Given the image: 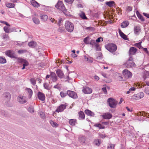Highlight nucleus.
Returning a JSON list of instances; mask_svg holds the SVG:
<instances>
[{"label": "nucleus", "mask_w": 149, "mask_h": 149, "mask_svg": "<svg viewBox=\"0 0 149 149\" xmlns=\"http://www.w3.org/2000/svg\"><path fill=\"white\" fill-rule=\"evenodd\" d=\"M79 15L80 17L82 19H87L85 13L84 12H81Z\"/></svg>", "instance_id": "c85d7f7f"}, {"label": "nucleus", "mask_w": 149, "mask_h": 149, "mask_svg": "<svg viewBox=\"0 0 149 149\" xmlns=\"http://www.w3.org/2000/svg\"><path fill=\"white\" fill-rule=\"evenodd\" d=\"M93 143L96 146H99L101 144L100 140L98 139H95L93 142Z\"/></svg>", "instance_id": "473e14b6"}, {"label": "nucleus", "mask_w": 149, "mask_h": 149, "mask_svg": "<svg viewBox=\"0 0 149 149\" xmlns=\"http://www.w3.org/2000/svg\"><path fill=\"white\" fill-rule=\"evenodd\" d=\"M19 62L23 64V67L22 68V70L25 68V66H27L29 65V63L26 60L20 58L19 59Z\"/></svg>", "instance_id": "ddd939ff"}, {"label": "nucleus", "mask_w": 149, "mask_h": 149, "mask_svg": "<svg viewBox=\"0 0 149 149\" xmlns=\"http://www.w3.org/2000/svg\"><path fill=\"white\" fill-rule=\"evenodd\" d=\"M3 39H9V37L8 35L6 33H3L2 34Z\"/></svg>", "instance_id": "de8ad7c7"}, {"label": "nucleus", "mask_w": 149, "mask_h": 149, "mask_svg": "<svg viewBox=\"0 0 149 149\" xmlns=\"http://www.w3.org/2000/svg\"><path fill=\"white\" fill-rule=\"evenodd\" d=\"M38 97L40 100L42 101L45 100V97L44 93L40 92H39L38 93Z\"/></svg>", "instance_id": "4468645a"}, {"label": "nucleus", "mask_w": 149, "mask_h": 149, "mask_svg": "<svg viewBox=\"0 0 149 149\" xmlns=\"http://www.w3.org/2000/svg\"><path fill=\"white\" fill-rule=\"evenodd\" d=\"M145 92L147 94H149V88H146L145 89Z\"/></svg>", "instance_id": "774afa93"}, {"label": "nucleus", "mask_w": 149, "mask_h": 149, "mask_svg": "<svg viewBox=\"0 0 149 149\" xmlns=\"http://www.w3.org/2000/svg\"><path fill=\"white\" fill-rule=\"evenodd\" d=\"M56 73L58 76L61 78L64 77V74L63 72L60 69H58L56 71Z\"/></svg>", "instance_id": "aec40b11"}, {"label": "nucleus", "mask_w": 149, "mask_h": 149, "mask_svg": "<svg viewBox=\"0 0 149 149\" xmlns=\"http://www.w3.org/2000/svg\"><path fill=\"white\" fill-rule=\"evenodd\" d=\"M27 52V51L25 49H21L18 51L17 52L19 54H22Z\"/></svg>", "instance_id": "79ce46f5"}, {"label": "nucleus", "mask_w": 149, "mask_h": 149, "mask_svg": "<svg viewBox=\"0 0 149 149\" xmlns=\"http://www.w3.org/2000/svg\"><path fill=\"white\" fill-rule=\"evenodd\" d=\"M39 114L40 117L42 118H45V114L44 113L40 111L39 112Z\"/></svg>", "instance_id": "603ef678"}, {"label": "nucleus", "mask_w": 149, "mask_h": 149, "mask_svg": "<svg viewBox=\"0 0 149 149\" xmlns=\"http://www.w3.org/2000/svg\"><path fill=\"white\" fill-rule=\"evenodd\" d=\"M67 94L69 97L73 98L75 99L77 97V94L74 91L68 90L67 91Z\"/></svg>", "instance_id": "1a4fd4ad"}, {"label": "nucleus", "mask_w": 149, "mask_h": 149, "mask_svg": "<svg viewBox=\"0 0 149 149\" xmlns=\"http://www.w3.org/2000/svg\"><path fill=\"white\" fill-rule=\"evenodd\" d=\"M106 47L107 49L111 52H115L117 49L116 46L112 43L108 44Z\"/></svg>", "instance_id": "20e7f679"}, {"label": "nucleus", "mask_w": 149, "mask_h": 149, "mask_svg": "<svg viewBox=\"0 0 149 149\" xmlns=\"http://www.w3.org/2000/svg\"><path fill=\"white\" fill-rule=\"evenodd\" d=\"M144 113H145V111H142L138 113V115L140 116H144Z\"/></svg>", "instance_id": "680f3d73"}, {"label": "nucleus", "mask_w": 149, "mask_h": 149, "mask_svg": "<svg viewBox=\"0 0 149 149\" xmlns=\"http://www.w3.org/2000/svg\"><path fill=\"white\" fill-rule=\"evenodd\" d=\"M6 6L8 8H13L15 7V5L14 3H6Z\"/></svg>", "instance_id": "7c9ffc66"}, {"label": "nucleus", "mask_w": 149, "mask_h": 149, "mask_svg": "<svg viewBox=\"0 0 149 149\" xmlns=\"http://www.w3.org/2000/svg\"><path fill=\"white\" fill-rule=\"evenodd\" d=\"M141 29L139 26H136L134 27V33L136 35H139L141 31Z\"/></svg>", "instance_id": "f3484780"}, {"label": "nucleus", "mask_w": 149, "mask_h": 149, "mask_svg": "<svg viewBox=\"0 0 149 149\" xmlns=\"http://www.w3.org/2000/svg\"><path fill=\"white\" fill-rule=\"evenodd\" d=\"M65 1L69 4H72L74 0H64Z\"/></svg>", "instance_id": "13d9d810"}, {"label": "nucleus", "mask_w": 149, "mask_h": 149, "mask_svg": "<svg viewBox=\"0 0 149 149\" xmlns=\"http://www.w3.org/2000/svg\"><path fill=\"white\" fill-rule=\"evenodd\" d=\"M54 88H57L58 89H60L61 88V85L59 84H57L56 85H55L54 87Z\"/></svg>", "instance_id": "8fccbe9b"}, {"label": "nucleus", "mask_w": 149, "mask_h": 149, "mask_svg": "<svg viewBox=\"0 0 149 149\" xmlns=\"http://www.w3.org/2000/svg\"><path fill=\"white\" fill-rule=\"evenodd\" d=\"M28 110H29V111L31 113H32V112L33 113L34 112L33 108L30 107L29 108Z\"/></svg>", "instance_id": "69168bd1"}, {"label": "nucleus", "mask_w": 149, "mask_h": 149, "mask_svg": "<svg viewBox=\"0 0 149 149\" xmlns=\"http://www.w3.org/2000/svg\"><path fill=\"white\" fill-rule=\"evenodd\" d=\"M149 77V73L148 72H146L144 73L143 78L145 80L146 78Z\"/></svg>", "instance_id": "e433bc0d"}, {"label": "nucleus", "mask_w": 149, "mask_h": 149, "mask_svg": "<svg viewBox=\"0 0 149 149\" xmlns=\"http://www.w3.org/2000/svg\"><path fill=\"white\" fill-rule=\"evenodd\" d=\"M65 28L69 32H72L74 29L73 24L68 21H66L65 24Z\"/></svg>", "instance_id": "7ed1b4c3"}, {"label": "nucleus", "mask_w": 149, "mask_h": 149, "mask_svg": "<svg viewBox=\"0 0 149 149\" xmlns=\"http://www.w3.org/2000/svg\"><path fill=\"white\" fill-rule=\"evenodd\" d=\"M50 123L51 125L53 127H57L58 125L56 122L52 120L50 121Z\"/></svg>", "instance_id": "4c0bfd02"}, {"label": "nucleus", "mask_w": 149, "mask_h": 149, "mask_svg": "<svg viewBox=\"0 0 149 149\" xmlns=\"http://www.w3.org/2000/svg\"><path fill=\"white\" fill-rule=\"evenodd\" d=\"M52 22H55V23H56V20H55L52 18H50L49 19Z\"/></svg>", "instance_id": "338daca9"}, {"label": "nucleus", "mask_w": 149, "mask_h": 149, "mask_svg": "<svg viewBox=\"0 0 149 149\" xmlns=\"http://www.w3.org/2000/svg\"><path fill=\"white\" fill-rule=\"evenodd\" d=\"M137 51V49L134 47H131L129 50V53L130 55H134Z\"/></svg>", "instance_id": "dca6fc26"}, {"label": "nucleus", "mask_w": 149, "mask_h": 149, "mask_svg": "<svg viewBox=\"0 0 149 149\" xmlns=\"http://www.w3.org/2000/svg\"><path fill=\"white\" fill-rule=\"evenodd\" d=\"M107 102L110 107L112 108H115L118 104V102L112 98H109L107 100Z\"/></svg>", "instance_id": "39448f33"}, {"label": "nucleus", "mask_w": 149, "mask_h": 149, "mask_svg": "<svg viewBox=\"0 0 149 149\" xmlns=\"http://www.w3.org/2000/svg\"><path fill=\"white\" fill-rule=\"evenodd\" d=\"M55 7L59 10L62 11L64 14L65 13L66 10L62 1H58L55 5Z\"/></svg>", "instance_id": "f257e3e1"}, {"label": "nucleus", "mask_w": 149, "mask_h": 149, "mask_svg": "<svg viewBox=\"0 0 149 149\" xmlns=\"http://www.w3.org/2000/svg\"><path fill=\"white\" fill-rule=\"evenodd\" d=\"M31 5L34 7L38 8L40 6V4L35 0H32L30 1Z\"/></svg>", "instance_id": "6ab92c4d"}, {"label": "nucleus", "mask_w": 149, "mask_h": 149, "mask_svg": "<svg viewBox=\"0 0 149 149\" xmlns=\"http://www.w3.org/2000/svg\"><path fill=\"white\" fill-rule=\"evenodd\" d=\"M102 90L104 92L105 94H107V92L106 87H104L102 88Z\"/></svg>", "instance_id": "e2e57ef3"}, {"label": "nucleus", "mask_w": 149, "mask_h": 149, "mask_svg": "<svg viewBox=\"0 0 149 149\" xmlns=\"http://www.w3.org/2000/svg\"><path fill=\"white\" fill-rule=\"evenodd\" d=\"M114 3H115L113 1H111L109 2H107L106 3L109 6L111 7L113 6Z\"/></svg>", "instance_id": "72a5a7b5"}, {"label": "nucleus", "mask_w": 149, "mask_h": 149, "mask_svg": "<svg viewBox=\"0 0 149 149\" xmlns=\"http://www.w3.org/2000/svg\"><path fill=\"white\" fill-rule=\"evenodd\" d=\"M97 50H99L100 49L99 45L97 43H95L94 46Z\"/></svg>", "instance_id": "09e8293b"}, {"label": "nucleus", "mask_w": 149, "mask_h": 149, "mask_svg": "<svg viewBox=\"0 0 149 149\" xmlns=\"http://www.w3.org/2000/svg\"><path fill=\"white\" fill-rule=\"evenodd\" d=\"M58 30L59 32H62L64 31L65 29L63 27H60L58 29Z\"/></svg>", "instance_id": "052dcab7"}, {"label": "nucleus", "mask_w": 149, "mask_h": 149, "mask_svg": "<svg viewBox=\"0 0 149 149\" xmlns=\"http://www.w3.org/2000/svg\"><path fill=\"white\" fill-rule=\"evenodd\" d=\"M79 115V120H84L85 118V114L83 112L80 111L78 113Z\"/></svg>", "instance_id": "a878e982"}, {"label": "nucleus", "mask_w": 149, "mask_h": 149, "mask_svg": "<svg viewBox=\"0 0 149 149\" xmlns=\"http://www.w3.org/2000/svg\"><path fill=\"white\" fill-rule=\"evenodd\" d=\"M101 116L103 118L108 120L111 118L112 117V114L109 112L104 113Z\"/></svg>", "instance_id": "9d476101"}, {"label": "nucleus", "mask_w": 149, "mask_h": 149, "mask_svg": "<svg viewBox=\"0 0 149 149\" xmlns=\"http://www.w3.org/2000/svg\"><path fill=\"white\" fill-rule=\"evenodd\" d=\"M62 19L61 18H60L58 19V24L59 26H61V23Z\"/></svg>", "instance_id": "0e129e2a"}, {"label": "nucleus", "mask_w": 149, "mask_h": 149, "mask_svg": "<svg viewBox=\"0 0 149 149\" xmlns=\"http://www.w3.org/2000/svg\"><path fill=\"white\" fill-rule=\"evenodd\" d=\"M136 88L134 87H131L129 89V91L127 92V93L128 94L131 92L133 91H134L136 90Z\"/></svg>", "instance_id": "ea45409f"}, {"label": "nucleus", "mask_w": 149, "mask_h": 149, "mask_svg": "<svg viewBox=\"0 0 149 149\" xmlns=\"http://www.w3.org/2000/svg\"><path fill=\"white\" fill-rule=\"evenodd\" d=\"M86 138L84 136H79V141L81 144H83L85 143Z\"/></svg>", "instance_id": "cd10ccee"}, {"label": "nucleus", "mask_w": 149, "mask_h": 149, "mask_svg": "<svg viewBox=\"0 0 149 149\" xmlns=\"http://www.w3.org/2000/svg\"><path fill=\"white\" fill-rule=\"evenodd\" d=\"M103 40V38L101 37L98 38L96 40V42H99L100 41H102Z\"/></svg>", "instance_id": "6e6d98bb"}, {"label": "nucleus", "mask_w": 149, "mask_h": 149, "mask_svg": "<svg viewBox=\"0 0 149 149\" xmlns=\"http://www.w3.org/2000/svg\"><path fill=\"white\" fill-rule=\"evenodd\" d=\"M26 93L28 95L29 97L30 98L32 95L33 92L32 90L30 88H26L25 89Z\"/></svg>", "instance_id": "bb28decb"}, {"label": "nucleus", "mask_w": 149, "mask_h": 149, "mask_svg": "<svg viewBox=\"0 0 149 149\" xmlns=\"http://www.w3.org/2000/svg\"><path fill=\"white\" fill-rule=\"evenodd\" d=\"M50 79L53 82H55L57 80V77L55 73L53 72H50Z\"/></svg>", "instance_id": "a211bd4d"}, {"label": "nucleus", "mask_w": 149, "mask_h": 149, "mask_svg": "<svg viewBox=\"0 0 149 149\" xmlns=\"http://www.w3.org/2000/svg\"><path fill=\"white\" fill-rule=\"evenodd\" d=\"M44 86L46 89L49 90V87L47 83H44Z\"/></svg>", "instance_id": "5fc2aeb1"}, {"label": "nucleus", "mask_w": 149, "mask_h": 149, "mask_svg": "<svg viewBox=\"0 0 149 149\" xmlns=\"http://www.w3.org/2000/svg\"><path fill=\"white\" fill-rule=\"evenodd\" d=\"M88 38L89 37H87L84 39V41L85 43L86 44H88L89 43V41H88Z\"/></svg>", "instance_id": "864d4df0"}, {"label": "nucleus", "mask_w": 149, "mask_h": 149, "mask_svg": "<svg viewBox=\"0 0 149 149\" xmlns=\"http://www.w3.org/2000/svg\"><path fill=\"white\" fill-rule=\"evenodd\" d=\"M118 32L122 38L125 40H128L127 36L124 34L119 29Z\"/></svg>", "instance_id": "412c9836"}, {"label": "nucleus", "mask_w": 149, "mask_h": 149, "mask_svg": "<svg viewBox=\"0 0 149 149\" xmlns=\"http://www.w3.org/2000/svg\"><path fill=\"white\" fill-rule=\"evenodd\" d=\"M141 42L135 43L134 44V46H135L138 47L139 49H140L141 48H142V47L141 46Z\"/></svg>", "instance_id": "58836bf2"}, {"label": "nucleus", "mask_w": 149, "mask_h": 149, "mask_svg": "<svg viewBox=\"0 0 149 149\" xmlns=\"http://www.w3.org/2000/svg\"><path fill=\"white\" fill-rule=\"evenodd\" d=\"M133 58L132 56L129 57V59L127 61L125 65L127 68L134 67L136 66L135 63L133 61Z\"/></svg>", "instance_id": "f03ea898"}, {"label": "nucleus", "mask_w": 149, "mask_h": 149, "mask_svg": "<svg viewBox=\"0 0 149 149\" xmlns=\"http://www.w3.org/2000/svg\"><path fill=\"white\" fill-rule=\"evenodd\" d=\"M33 20L34 22L36 24H38L40 23V21L39 19L36 17L33 18Z\"/></svg>", "instance_id": "c9c22d12"}, {"label": "nucleus", "mask_w": 149, "mask_h": 149, "mask_svg": "<svg viewBox=\"0 0 149 149\" xmlns=\"http://www.w3.org/2000/svg\"><path fill=\"white\" fill-rule=\"evenodd\" d=\"M115 146L114 144H108L107 146V149H113Z\"/></svg>", "instance_id": "37998d69"}, {"label": "nucleus", "mask_w": 149, "mask_h": 149, "mask_svg": "<svg viewBox=\"0 0 149 149\" xmlns=\"http://www.w3.org/2000/svg\"><path fill=\"white\" fill-rule=\"evenodd\" d=\"M3 95L5 98V100L7 101H8L10 100L11 96L10 94L8 93H5Z\"/></svg>", "instance_id": "5701e85b"}, {"label": "nucleus", "mask_w": 149, "mask_h": 149, "mask_svg": "<svg viewBox=\"0 0 149 149\" xmlns=\"http://www.w3.org/2000/svg\"><path fill=\"white\" fill-rule=\"evenodd\" d=\"M28 45L29 47H31V48H33L35 47L36 46L37 44L35 42L31 41L28 43Z\"/></svg>", "instance_id": "4be33fe9"}, {"label": "nucleus", "mask_w": 149, "mask_h": 149, "mask_svg": "<svg viewBox=\"0 0 149 149\" xmlns=\"http://www.w3.org/2000/svg\"><path fill=\"white\" fill-rule=\"evenodd\" d=\"M40 17L41 19L44 21H46L48 19V16L46 15H40Z\"/></svg>", "instance_id": "2f4dec72"}, {"label": "nucleus", "mask_w": 149, "mask_h": 149, "mask_svg": "<svg viewBox=\"0 0 149 149\" xmlns=\"http://www.w3.org/2000/svg\"><path fill=\"white\" fill-rule=\"evenodd\" d=\"M5 54L9 57L12 58H15V56L14 55V53L13 50H9L5 52Z\"/></svg>", "instance_id": "9b49d317"}, {"label": "nucleus", "mask_w": 149, "mask_h": 149, "mask_svg": "<svg viewBox=\"0 0 149 149\" xmlns=\"http://www.w3.org/2000/svg\"><path fill=\"white\" fill-rule=\"evenodd\" d=\"M17 99L19 102L20 104H23L27 102L26 97L20 95L18 97Z\"/></svg>", "instance_id": "f8f14e48"}, {"label": "nucleus", "mask_w": 149, "mask_h": 149, "mask_svg": "<svg viewBox=\"0 0 149 149\" xmlns=\"http://www.w3.org/2000/svg\"><path fill=\"white\" fill-rule=\"evenodd\" d=\"M144 96V93L142 92H141L132 96L131 99L133 100H137L142 98Z\"/></svg>", "instance_id": "423d86ee"}, {"label": "nucleus", "mask_w": 149, "mask_h": 149, "mask_svg": "<svg viewBox=\"0 0 149 149\" xmlns=\"http://www.w3.org/2000/svg\"><path fill=\"white\" fill-rule=\"evenodd\" d=\"M85 113L86 114L90 116H93L94 115L92 112L88 109L86 110L85 111Z\"/></svg>", "instance_id": "c756f323"}, {"label": "nucleus", "mask_w": 149, "mask_h": 149, "mask_svg": "<svg viewBox=\"0 0 149 149\" xmlns=\"http://www.w3.org/2000/svg\"><path fill=\"white\" fill-rule=\"evenodd\" d=\"M123 74L126 78H131L132 76V73L127 69H125L123 71Z\"/></svg>", "instance_id": "0eeeda50"}, {"label": "nucleus", "mask_w": 149, "mask_h": 149, "mask_svg": "<svg viewBox=\"0 0 149 149\" xmlns=\"http://www.w3.org/2000/svg\"><path fill=\"white\" fill-rule=\"evenodd\" d=\"M3 29L6 33H9L10 32L9 28L7 26H4L3 28Z\"/></svg>", "instance_id": "a19ab883"}, {"label": "nucleus", "mask_w": 149, "mask_h": 149, "mask_svg": "<svg viewBox=\"0 0 149 149\" xmlns=\"http://www.w3.org/2000/svg\"><path fill=\"white\" fill-rule=\"evenodd\" d=\"M6 62V60L4 57L0 56V63H5Z\"/></svg>", "instance_id": "f704fd0d"}, {"label": "nucleus", "mask_w": 149, "mask_h": 149, "mask_svg": "<svg viewBox=\"0 0 149 149\" xmlns=\"http://www.w3.org/2000/svg\"><path fill=\"white\" fill-rule=\"evenodd\" d=\"M95 125L99 127L100 129H104V126L100 124H97Z\"/></svg>", "instance_id": "49530a36"}, {"label": "nucleus", "mask_w": 149, "mask_h": 149, "mask_svg": "<svg viewBox=\"0 0 149 149\" xmlns=\"http://www.w3.org/2000/svg\"><path fill=\"white\" fill-rule=\"evenodd\" d=\"M96 42H95V40H91L90 42V44L92 45L93 46H94V45H95V43H96Z\"/></svg>", "instance_id": "4d7b16f0"}, {"label": "nucleus", "mask_w": 149, "mask_h": 149, "mask_svg": "<svg viewBox=\"0 0 149 149\" xmlns=\"http://www.w3.org/2000/svg\"><path fill=\"white\" fill-rule=\"evenodd\" d=\"M68 122L71 125L74 126L77 123V120L76 119H70Z\"/></svg>", "instance_id": "b1692460"}, {"label": "nucleus", "mask_w": 149, "mask_h": 149, "mask_svg": "<svg viewBox=\"0 0 149 149\" xmlns=\"http://www.w3.org/2000/svg\"><path fill=\"white\" fill-rule=\"evenodd\" d=\"M82 92L84 94H90L92 93L93 90L91 88L88 87H83L82 89Z\"/></svg>", "instance_id": "6e6552de"}, {"label": "nucleus", "mask_w": 149, "mask_h": 149, "mask_svg": "<svg viewBox=\"0 0 149 149\" xmlns=\"http://www.w3.org/2000/svg\"><path fill=\"white\" fill-rule=\"evenodd\" d=\"M129 22L128 21H125L123 22L121 24V27L124 28L127 27L129 24Z\"/></svg>", "instance_id": "393cba45"}, {"label": "nucleus", "mask_w": 149, "mask_h": 149, "mask_svg": "<svg viewBox=\"0 0 149 149\" xmlns=\"http://www.w3.org/2000/svg\"><path fill=\"white\" fill-rule=\"evenodd\" d=\"M137 15L139 18L140 19L141 21H144V19L142 16L139 13L138 14H137Z\"/></svg>", "instance_id": "c03bdc74"}, {"label": "nucleus", "mask_w": 149, "mask_h": 149, "mask_svg": "<svg viewBox=\"0 0 149 149\" xmlns=\"http://www.w3.org/2000/svg\"><path fill=\"white\" fill-rule=\"evenodd\" d=\"M132 7L130 6H127V10L128 12H130L132 10Z\"/></svg>", "instance_id": "bf43d9fd"}, {"label": "nucleus", "mask_w": 149, "mask_h": 149, "mask_svg": "<svg viewBox=\"0 0 149 149\" xmlns=\"http://www.w3.org/2000/svg\"><path fill=\"white\" fill-rule=\"evenodd\" d=\"M66 108V106L65 104H61L59 106L56 110V111L58 112L63 111Z\"/></svg>", "instance_id": "2eb2a0df"}, {"label": "nucleus", "mask_w": 149, "mask_h": 149, "mask_svg": "<svg viewBox=\"0 0 149 149\" xmlns=\"http://www.w3.org/2000/svg\"><path fill=\"white\" fill-rule=\"evenodd\" d=\"M67 94V93H64L63 91L61 92L60 93V95L62 97H65L66 96Z\"/></svg>", "instance_id": "a18cd8bd"}, {"label": "nucleus", "mask_w": 149, "mask_h": 149, "mask_svg": "<svg viewBox=\"0 0 149 149\" xmlns=\"http://www.w3.org/2000/svg\"><path fill=\"white\" fill-rule=\"evenodd\" d=\"M31 83L33 85L36 84V81L34 78H31L30 80Z\"/></svg>", "instance_id": "3c124183"}]
</instances>
